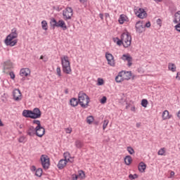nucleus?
Here are the masks:
<instances>
[{"instance_id": "nucleus-42", "label": "nucleus", "mask_w": 180, "mask_h": 180, "mask_svg": "<svg viewBox=\"0 0 180 180\" xmlns=\"http://www.w3.org/2000/svg\"><path fill=\"white\" fill-rule=\"evenodd\" d=\"M26 138L25 136H20L18 139L19 143H25V139Z\"/></svg>"}, {"instance_id": "nucleus-56", "label": "nucleus", "mask_w": 180, "mask_h": 180, "mask_svg": "<svg viewBox=\"0 0 180 180\" xmlns=\"http://www.w3.org/2000/svg\"><path fill=\"white\" fill-rule=\"evenodd\" d=\"M177 117L180 119V110H179V112H177Z\"/></svg>"}, {"instance_id": "nucleus-10", "label": "nucleus", "mask_w": 180, "mask_h": 180, "mask_svg": "<svg viewBox=\"0 0 180 180\" xmlns=\"http://www.w3.org/2000/svg\"><path fill=\"white\" fill-rule=\"evenodd\" d=\"M135 27L136 32L139 33V34L143 33V32H146V28L144 27V25H143V22L141 21L136 22Z\"/></svg>"}, {"instance_id": "nucleus-23", "label": "nucleus", "mask_w": 180, "mask_h": 180, "mask_svg": "<svg viewBox=\"0 0 180 180\" xmlns=\"http://www.w3.org/2000/svg\"><path fill=\"white\" fill-rule=\"evenodd\" d=\"M70 103L71 106H73V108H75V106H78V103H79V101H78L77 98H72L70 99Z\"/></svg>"}, {"instance_id": "nucleus-47", "label": "nucleus", "mask_w": 180, "mask_h": 180, "mask_svg": "<svg viewBox=\"0 0 180 180\" xmlns=\"http://www.w3.org/2000/svg\"><path fill=\"white\" fill-rule=\"evenodd\" d=\"M143 26H144L145 28H146V27H150V26H151V22H150V21H148V22H146V25H143Z\"/></svg>"}, {"instance_id": "nucleus-62", "label": "nucleus", "mask_w": 180, "mask_h": 180, "mask_svg": "<svg viewBox=\"0 0 180 180\" xmlns=\"http://www.w3.org/2000/svg\"><path fill=\"white\" fill-rule=\"evenodd\" d=\"M153 1H155V2H161V1L162 0H153Z\"/></svg>"}, {"instance_id": "nucleus-35", "label": "nucleus", "mask_w": 180, "mask_h": 180, "mask_svg": "<svg viewBox=\"0 0 180 180\" xmlns=\"http://www.w3.org/2000/svg\"><path fill=\"white\" fill-rule=\"evenodd\" d=\"M158 155H164L165 154V148H162L158 152Z\"/></svg>"}, {"instance_id": "nucleus-7", "label": "nucleus", "mask_w": 180, "mask_h": 180, "mask_svg": "<svg viewBox=\"0 0 180 180\" xmlns=\"http://www.w3.org/2000/svg\"><path fill=\"white\" fill-rule=\"evenodd\" d=\"M63 19L68 20L72 18V8L71 7H67L63 11Z\"/></svg>"}, {"instance_id": "nucleus-20", "label": "nucleus", "mask_w": 180, "mask_h": 180, "mask_svg": "<svg viewBox=\"0 0 180 180\" xmlns=\"http://www.w3.org/2000/svg\"><path fill=\"white\" fill-rule=\"evenodd\" d=\"M22 116H24V117H30V119H32V110H24L22 111Z\"/></svg>"}, {"instance_id": "nucleus-3", "label": "nucleus", "mask_w": 180, "mask_h": 180, "mask_svg": "<svg viewBox=\"0 0 180 180\" xmlns=\"http://www.w3.org/2000/svg\"><path fill=\"white\" fill-rule=\"evenodd\" d=\"M60 60L63 72H65V74H70L71 65L70 64V60L68 59V56H63V57L60 58Z\"/></svg>"}, {"instance_id": "nucleus-48", "label": "nucleus", "mask_w": 180, "mask_h": 180, "mask_svg": "<svg viewBox=\"0 0 180 180\" xmlns=\"http://www.w3.org/2000/svg\"><path fill=\"white\" fill-rule=\"evenodd\" d=\"M72 180H77L78 179V176L77 174H72Z\"/></svg>"}, {"instance_id": "nucleus-22", "label": "nucleus", "mask_w": 180, "mask_h": 180, "mask_svg": "<svg viewBox=\"0 0 180 180\" xmlns=\"http://www.w3.org/2000/svg\"><path fill=\"white\" fill-rule=\"evenodd\" d=\"M146 168H147V165L144 162H141L138 167L139 172H144L146 171Z\"/></svg>"}, {"instance_id": "nucleus-45", "label": "nucleus", "mask_w": 180, "mask_h": 180, "mask_svg": "<svg viewBox=\"0 0 180 180\" xmlns=\"http://www.w3.org/2000/svg\"><path fill=\"white\" fill-rule=\"evenodd\" d=\"M79 176H81V178H85V173L84 172V171H80L79 172Z\"/></svg>"}, {"instance_id": "nucleus-32", "label": "nucleus", "mask_w": 180, "mask_h": 180, "mask_svg": "<svg viewBox=\"0 0 180 180\" xmlns=\"http://www.w3.org/2000/svg\"><path fill=\"white\" fill-rule=\"evenodd\" d=\"M141 105L143 106V108H147V105H148V101H147V99H143L141 101Z\"/></svg>"}, {"instance_id": "nucleus-29", "label": "nucleus", "mask_w": 180, "mask_h": 180, "mask_svg": "<svg viewBox=\"0 0 180 180\" xmlns=\"http://www.w3.org/2000/svg\"><path fill=\"white\" fill-rule=\"evenodd\" d=\"M35 175L39 177L43 175V169L41 168L37 169L35 172Z\"/></svg>"}, {"instance_id": "nucleus-39", "label": "nucleus", "mask_w": 180, "mask_h": 180, "mask_svg": "<svg viewBox=\"0 0 180 180\" xmlns=\"http://www.w3.org/2000/svg\"><path fill=\"white\" fill-rule=\"evenodd\" d=\"M129 179L131 180H133V179H137V178H139V176L137 174H129Z\"/></svg>"}, {"instance_id": "nucleus-54", "label": "nucleus", "mask_w": 180, "mask_h": 180, "mask_svg": "<svg viewBox=\"0 0 180 180\" xmlns=\"http://www.w3.org/2000/svg\"><path fill=\"white\" fill-rule=\"evenodd\" d=\"M156 22L158 25H160L161 24V19L158 18Z\"/></svg>"}, {"instance_id": "nucleus-51", "label": "nucleus", "mask_w": 180, "mask_h": 180, "mask_svg": "<svg viewBox=\"0 0 180 180\" xmlns=\"http://www.w3.org/2000/svg\"><path fill=\"white\" fill-rule=\"evenodd\" d=\"M105 19H108V18H110V15L108 13H105Z\"/></svg>"}, {"instance_id": "nucleus-8", "label": "nucleus", "mask_w": 180, "mask_h": 180, "mask_svg": "<svg viewBox=\"0 0 180 180\" xmlns=\"http://www.w3.org/2000/svg\"><path fill=\"white\" fill-rule=\"evenodd\" d=\"M174 23H177L176 25H175V29L177 30V32H180V11H177L174 14Z\"/></svg>"}, {"instance_id": "nucleus-17", "label": "nucleus", "mask_w": 180, "mask_h": 180, "mask_svg": "<svg viewBox=\"0 0 180 180\" xmlns=\"http://www.w3.org/2000/svg\"><path fill=\"white\" fill-rule=\"evenodd\" d=\"M56 27H62L63 30H67V25H65V22L63 20H60L58 22L56 21Z\"/></svg>"}, {"instance_id": "nucleus-26", "label": "nucleus", "mask_w": 180, "mask_h": 180, "mask_svg": "<svg viewBox=\"0 0 180 180\" xmlns=\"http://www.w3.org/2000/svg\"><path fill=\"white\" fill-rule=\"evenodd\" d=\"M162 117L163 120H167V119H171V117H169V112L167 110H165L162 112Z\"/></svg>"}, {"instance_id": "nucleus-13", "label": "nucleus", "mask_w": 180, "mask_h": 180, "mask_svg": "<svg viewBox=\"0 0 180 180\" xmlns=\"http://www.w3.org/2000/svg\"><path fill=\"white\" fill-rule=\"evenodd\" d=\"M32 119H40L41 117V111L39 108H35L32 110Z\"/></svg>"}, {"instance_id": "nucleus-46", "label": "nucleus", "mask_w": 180, "mask_h": 180, "mask_svg": "<svg viewBox=\"0 0 180 180\" xmlns=\"http://www.w3.org/2000/svg\"><path fill=\"white\" fill-rule=\"evenodd\" d=\"M9 75L11 79H15V73L13 72H10Z\"/></svg>"}, {"instance_id": "nucleus-15", "label": "nucleus", "mask_w": 180, "mask_h": 180, "mask_svg": "<svg viewBox=\"0 0 180 180\" xmlns=\"http://www.w3.org/2000/svg\"><path fill=\"white\" fill-rule=\"evenodd\" d=\"M46 132V130L43 127H36V135L38 137H43L44 136V133Z\"/></svg>"}, {"instance_id": "nucleus-63", "label": "nucleus", "mask_w": 180, "mask_h": 180, "mask_svg": "<svg viewBox=\"0 0 180 180\" xmlns=\"http://www.w3.org/2000/svg\"><path fill=\"white\" fill-rule=\"evenodd\" d=\"M43 58H44V56H41V57H40V60H43Z\"/></svg>"}, {"instance_id": "nucleus-33", "label": "nucleus", "mask_w": 180, "mask_h": 180, "mask_svg": "<svg viewBox=\"0 0 180 180\" xmlns=\"http://www.w3.org/2000/svg\"><path fill=\"white\" fill-rule=\"evenodd\" d=\"M108 124H109V120H104L103 124V129L105 130L106 127H108Z\"/></svg>"}, {"instance_id": "nucleus-55", "label": "nucleus", "mask_w": 180, "mask_h": 180, "mask_svg": "<svg viewBox=\"0 0 180 180\" xmlns=\"http://www.w3.org/2000/svg\"><path fill=\"white\" fill-rule=\"evenodd\" d=\"M31 169H32V171H36V167L35 166H32Z\"/></svg>"}, {"instance_id": "nucleus-19", "label": "nucleus", "mask_w": 180, "mask_h": 180, "mask_svg": "<svg viewBox=\"0 0 180 180\" xmlns=\"http://www.w3.org/2000/svg\"><path fill=\"white\" fill-rule=\"evenodd\" d=\"M27 133L28 136H34V134H36V128H34L33 126L30 127L27 131Z\"/></svg>"}, {"instance_id": "nucleus-27", "label": "nucleus", "mask_w": 180, "mask_h": 180, "mask_svg": "<svg viewBox=\"0 0 180 180\" xmlns=\"http://www.w3.org/2000/svg\"><path fill=\"white\" fill-rule=\"evenodd\" d=\"M131 161H133L131 160V156L127 155L125 157L124 163L126 164V165H130V164H131Z\"/></svg>"}, {"instance_id": "nucleus-36", "label": "nucleus", "mask_w": 180, "mask_h": 180, "mask_svg": "<svg viewBox=\"0 0 180 180\" xmlns=\"http://www.w3.org/2000/svg\"><path fill=\"white\" fill-rule=\"evenodd\" d=\"M128 153H129V154H131V155H132V154H134V149H133V148H131V146H128L127 148Z\"/></svg>"}, {"instance_id": "nucleus-49", "label": "nucleus", "mask_w": 180, "mask_h": 180, "mask_svg": "<svg viewBox=\"0 0 180 180\" xmlns=\"http://www.w3.org/2000/svg\"><path fill=\"white\" fill-rule=\"evenodd\" d=\"M72 131V129H70V128H67L66 129V133H68V134H70V133Z\"/></svg>"}, {"instance_id": "nucleus-59", "label": "nucleus", "mask_w": 180, "mask_h": 180, "mask_svg": "<svg viewBox=\"0 0 180 180\" xmlns=\"http://www.w3.org/2000/svg\"><path fill=\"white\" fill-rule=\"evenodd\" d=\"M0 126H4V124L2 123V121L0 119Z\"/></svg>"}, {"instance_id": "nucleus-24", "label": "nucleus", "mask_w": 180, "mask_h": 180, "mask_svg": "<svg viewBox=\"0 0 180 180\" xmlns=\"http://www.w3.org/2000/svg\"><path fill=\"white\" fill-rule=\"evenodd\" d=\"M123 73L121 72L118 74V75L115 77L116 82H123L124 81V78L123 77Z\"/></svg>"}, {"instance_id": "nucleus-5", "label": "nucleus", "mask_w": 180, "mask_h": 180, "mask_svg": "<svg viewBox=\"0 0 180 180\" xmlns=\"http://www.w3.org/2000/svg\"><path fill=\"white\" fill-rule=\"evenodd\" d=\"M40 160L44 169H49L50 167V158H49V156L41 155Z\"/></svg>"}, {"instance_id": "nucleus-58", "label": "nucleus", "mask_w": 180, "mask_h": 180, "mask_svg": "<svg viewBox=\"0 0 180 180\" xmlns=\"http://www.w3.org/2000/svg\"><path fill=\"white\" fill-rule=\"evenodd\" d=\"M179 75H180V73H179V72H177L176 76V78H178V77H179Z\"/></svg>"}, {"instance_id": "nucleus-6", "label": "nucleus", "mask_w": 180, "mask_h": 180, "mask_svg": "<svg viewBox=\"0 0 180 180\" xmlns=\"http://www.w3.org/2000/svg\"><path fill=\"white\" fill-rule=\"evenodd\" d=\"M134 12L135 15L140 19H144V18H147V12H146L144 8H134Z\"/></svg>"}, {"instance_id": "nucleus-9", "label": "nucleus", "mask_w": 180, "mask_h": 180, "mask_svg": "<svg viewBox=\"0 0 180 180\" xmlns=\"http://www.w3.org/2000/svg\"><path fill=\"white\" fill-rule=\"evenodd\" d=\"M13 96L14 101L16 102H19V101H22V93L19 89H15L13 91Z\"/></svg>"}, {"instance_id": "nucleus-52", "label": "nucleus", "mask_w": 180, "mask_h": 180, "mask_svg": "<svg viewBox=\"0 0 180 180\" xmlns=\"http://www.w3.org/2000/svg\"><path fill=\"white\" fill-rule=\"evenodd\" d=\"M99 18L101 19V20H103V15L102 13L99 14Z\"/></svg>"}, {"instance_id": "nucleus-30", "label": "nucleus", "mask_w": 180, "mask_h": 180, "mask_svg": "<svg viewBox=\"0 0 180 180\" xmlns=\"http://www.w3.org/2000/svg\"><path fill=\"white\" fill-rule=\"evenodd\" d=\"M51 26L53 29H56V26L57 25V20H56L54 18L51 19Z\"/></svg>"}, {"instance_id": "nucleus-2", "label": "nucleus", "mask_w": 180, "mask_h": 180, "mask_svg": "<svg viewBox=\"0 0 180 180\" xmlns=\"http://www.w3.org/2000/svg\"><path fill=\"white\" fill-rule=\"evenodd\" d=\"M77 100L79 101V104L83 108V109L88 108V105L89 103V97L86 95V94L82 91L79 92Z\"/></svg>"}, {"instance_id": "nucleus-18", "label": "nucleus", "mask_w": 180, "mask_h": 180, "mask_svg": "<svg viewBox=\"0 0 180 180\" xmlns=\"http://www.w3.org/2000/svg\"><path fill=\"white\" fill-rule=\"evenodd\" d=\"M67 162H68V160H67V159L60 160L58 164V168L59 169H63V168H64V167L67 165Z\"/></svg>"}, {"instance_id": "nucleus-50", "label": "nucleus", "mask_w": 180, "mask_h": 180, "mask_svg": "<svg viewBox=\"0 0 180 180\" xmlns=\"http://www.w3.org/2000/svg\"><path fill=\"white\" fill-rule=\"evenodd\" d=\"M81 4H86L88 0H79Z\"/></svg>"}, {"instance_id": "nucleus-1", "label": "nucleus", "mask_w": 180, "mask_h": 180, "mask_svg": "<svg viewBox=\"0 0 180 180\" xmlns=\"http://www.w3.org/2000/svg\"><path fill=\"white\" fill-rule=\"evenodd\" d=\"M18 37V30L16 28H13L11 30V33L8 34L5 39V44L6 46H10L11 47H13L17 43L18 39H14Z\"/></svg>"}, {"instance_id": "nucleus-61", "label": "nucleus", "mask_w": 180, "mask_h": 180, "mask_svg": "<svg viewBox=\"0 0 180 180\" xmlns=\"http://www.w3.org/2000/svg\"><path fill=\"white\" fill-rule=\"evenodd\" d=\"M65 94H68V89L65 90Z\"/></svg>"}, {"instance_id": "nucleus-16", "label": "nucleus", "mask_w": 180, "mask_h": 180, "mask_svg": "<svg viewBox=\"0 0 180 180\" xmlns=\"http://www.w3.org/2000/svg\"><path fill=\"white\" fill-rule=\"evenodd\" d=\"M20 75L21 77H27L30 75V69L29 68H22L20 71Z\"/></svg>"}, {"instance_id": "nucleus-64", "label": "nucleus", "mask_w": 180, "mask_h": 180, "mask_svg": "<svg viewBox=\"0 0 180 180\" xmlns=\"http://www.w3.org/2000/svg\"><path fill=\"white\" fill-rule=\"evenodd\" d=\"M136 109L134 107L131 108V110H134Z\"/></svg>"}, {"instance_id": "nucleus-44", "label": "nucleus", "mask_w": 180, "mask_h": 180, "mask_svg": "<svg viewBox=\"0 0 180 180\" xmlns=\"http://www.w3.org/2000/svg\"><path fill=\"white\" fill-rule=\"evenodd\" d=\"M106 101H107V98H106V96H103L101 99V103H106Z\"/></svg>"}, {"instance_id": "nucleus-38", "label": "nucleus", "mask_w": 180, "mask_h": 180, "mask_svg": "<svg viewBox=\"0 0 180 180\" xmlns=\"http://www.w3.org/2000/svg\"><path fill=\"white\" fill-rule=\"evenodd\" d=\"M32 123L34 124H37V126L36 127H38L39 129L40 128V127H41V124H40V120H33Z\"/></svg>"}, {"instance_id": "nucleus-4", "label": "nucleus", "mask_w": 180, "mask_h": 180, "mask_svg": "<svg viewBox=\"0 0 180 180\" xmlns=\"http://www.w3.org/2000/svg\"><path fill=\"white\" fill-rule=\"evenodd\" d=\"M121 39L123 42V46L127 49L131 44V35L129 32H124L121 35Z\"/></svg>"}, {"instance_id": "nucleus-21", "label": "nucleus", "mask_w": 180, "mask_h": 180, "mask_svg": "<svg viewBox=\"0 0 180 180\" xmlns=\"http://www.w3.org/2000/svg\"><path fill=\"white\" fill-rule=\"evenodd\" d=\"M122 73V77L124 79L129 81L131 78V72H121Z\"/></svg>"}, {"instance_id": "nucleus-28", "label": "nucleus", "mask_w": 180, "mask_h": 180, "mask_svg": "<svg viewBox=\"0 0 180 180\" xmlns=\"http://www.w3.org/2000/svg\"><path fill=\"white\" fill-rule=\"evenodd\" d=\"M168 69L172 72H175V71H176V66H175L174 63H169Z\"/></svg>"}, {"instance_id": "nucleus-11", "label": "nucleus", "mask_w": 180, "mask_h": 180, "mask_svg": "<svg viewBox=\"0 0 180 180\" xmlns=\"http://www.w3.org/2000/svg\"><path fill=\"white\" fill-rule=\"evenodd\" d=\"M105 58L108 61V64L111 67H115V58L112 53H106Z\"/></svg>"}, {"instance_id": "nucleus-14", "label": "nucleus", "mask_w": 180, "mask_h": 180, "mask_svg": "<svg viewBox=\"0 0 180 180\" xmlns=\"http://www.w3.org/2000/svg\"><path fill=\"white\" fill-rule=\"evenodd\" d=\"M13 68V63L11 60H6L4 63V72H6V70Z\"/></svg>"}, {"instance_id": "nucleus-37", "label": "nucleus", "mask_w": 180, "mask_h": 180, "mask_svg": "<svg viewBox=\"0 0 180 180\" xmlns=\"http://www.w3.org/2000/svg\"><path fill=\"white\" fill-rule=\"evenodd\" d=\"M75 146L77 148H81L82 147V142L79 141H76Z\"/></svg>"}, {"instance_id": "nucleus-12", "label": "nucleus", "mask_w": 180, "mask_h": 180, "mask_svg": "<svg viewBox=\"0 0 180 180\" xmlns=\"http://www.w3.org/2000/svg\"><path fill=\"white\" fill-rule=\"evenodd\" d=\"M122 60H123V61H127L128 67H131L133 65V58L131 57L130 54L129 53L122 55Z\"/></svg>"}, {"instance_id": "nucleus-34", "label": "nucleus", "mask_w": 180, "mask_h": 180, "mask_svg": "<svg viewBox=\"0 0 180 180\" xmlns=\"http://www.w3.org/2000/svg\"><path fill=\"white\" fill-rule=\"evenodd\" d=\"M86 122L89 124H91V123H92V122H94V117L93 116H89L86 118Z\"/></svg>"}, {"instance_id": "nucleus-25", "label": "nucleus", "mask_w": 180, "mask_h": 180, "mask_svg": "<svg viewBox=\"0 0 180 180\" xmlns=\"http://www.w3.org/2000/svg\"><path fill=\"white\" fill-rule=\"evenodd\" d=\"M127 16L124 15H121L120 16V18L118 20V22L120 25H123V23H124V22H127Z\"/></svg>"}, {"instance_id": "nucleus-40", "label": "nucleus", "mask_w": 180, "mask_h": 180, "mask_svg": "<svg viewBox=\"0 0 180 180\" xmlns=\"http://www.w3.org/2000/svg\"><path fill=\"white\" fill-rule=\"evenodd\" d=\"M56 74L58 77H61V68L60 67L56 68Z\"/></svg>"}, {"instance_id": "nucleus-53", "label": "nucleus", "mask_w": 180, "mask_h": 180, "mask_svg": "<svg viewBox=\"0 0 180 180\" xmlns=\"http://www.w3.org/2000/svg\"><path fill=\"white\" fill-rule=\"evenodd\" d=\"M141 126V122H138V123H136V127H140Z\"/></svg>"}, {"instance_id": "nucleus-31", "label": "nucleus", "mask_w": 180, "mask_h": 180, "mask_svg": "<svg viewBox=\"0 0 180 180\" xmlns=\"http://www.w3.org/2000/svg\"><path fill=\"white\" fill-rule=\"evenodd\" d=\"M41 26H42L43 30H48L47 21H46V20L41 21Z\"/></svg>"}, {"instance_id": "nucleus-57", "label": "nucleus", "mask_w": 180, "mask_h": 180, "mask_svg": "<svg viewBox=\"0 0 180 180\" xmlns=\"http://www.w3.org/2000/svg\"><path fill=\"white\" fill-rule=\"evenodd\" d=\"M170 175H171L172 176H173V175H175V172H171Z\"/></svg>"}, {"instance_id": "nucleus-41", "label": "nucleus", "mask_w": 180, "mask_h": 180, "mask_svg": "<svg viewBox=\"0 0 180 180\" xmlns=\"http://www.w3.org/2000/svg\"><path fill=\"white\" fill-rule=\"evenodd\" d=\"M116 40H117V46H122V44H123V40L122 39H119V38H116Z\"/></svg>"}, {"instance_id": "nucleus-43", "label": "nucleus", "mask_w": 180, "mask_h": 180, "mask_svg": "<svg viewBox=\"0 0 180 180\" xmlns=\"http://www.w3.org/2000/svg\"><path fill=\"white\" fill-rule=\"evenodd\" d=\"M98 85H103V79H98Z\"/></svg>"}, {"instance_id": "nucleus-60", "label": "nucleus", "mask_w": 180, "mask_h": 180, "mask_svg": "<svg viewBox=\"0 0 180 180\" xmlns=\"http://www.w3.org/2000/svg\"><path fill=\"white\" fill-rule=\"evenodd\" d=\"M19 127H20V129H23V124H20V125L19 126Z\"/></svg>"}]
</instances>
